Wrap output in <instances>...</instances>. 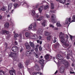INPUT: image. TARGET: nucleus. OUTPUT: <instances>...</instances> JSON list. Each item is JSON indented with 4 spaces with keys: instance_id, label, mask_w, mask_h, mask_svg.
Listing matches in <instances>:
<instances>
[{
    "instance_id": "f257e3e1",
    "label": "nucleus",
    "mask_w": 75,
    "mask_h": 75,
    "mask_svg": "<svg viewBox=\"0 0 75 75\" xmlns=\"http://www.w3.org/2000/svg\"><path fill=\"white\" fill-rule=\"evenodd\" d=\"M57 58L59 59V60H62L61 64H63L66 67H68V65H69L68 62H66V60H63L64 58H63V57H62V56L61 54H59L57 55Z\"/></svg>"
},
{
    "instance_id": "f03ea898",
    "label": "nucleus",
    "mask_w": 75,
    "mask_h": 75,
    "mask_svg": "<svg viewBox=\"0 0 75 75\" xmlns=\"http://www.w3.org/2000/svg\"><path fill=\"white\" fill-rule=\"evenodd\" d=\"M31 34L30 33L28 32H26L25 33V36L27 38H30L31 39H33V40H35V39H38V36L36 35L35 34H32L30 36V35Z\"/></svg>"
},
{
    "instance_id": "7ed1b4c3",
    "label": "nucleus",
    "mask_w": 75,
    "mask_h": 75,
    "mask_svg": "<svg viewBox=\"0 0 75 75\" xmlns=\"http://www.w3.org/2000/svg\"><path fill=\"white\" fill-rule=\"evenodd\" d=\"M28 30H32L33 31H37V24L34 23L31 24L28 27Z\"/></svg>"
},
{
    "instance_id": "20e7f679",
    "label": "nucleus",
    "mask_w": 75,
    "mask_h": 75,
    "mask_svg": "<svg viewBox=\"0 0 75 75\" xmlns=\"http://www.w3.org/2000/svg\"><path fill=\"white\" fill-rule=\"evenodd\" d=\"M34 20L35 21H40L44 19V17L43 16H41L39 17V15L37 14H36L34 16Z\"/></svg>"
},
{
    "instance_id": "39448f33",
    "label": "nucleus",
    "mask_w": 75,
    "mask_h": 75,
    "mask_svg": "<svg viewBox=\"0 0 75 75\" xmlns=\"http://www.w3.org/2000/svg\"><path fill=\"white\" fill-rule=\"evenodd\" d=\"M72 18L73 19V20H72L71 21V18H69L68 19H67L66 21H65V23L67 24H70V23H72V22H74L75 21V20H75V16L74 15L72 16Z\"/></svg>"
},
{
    "instance_id": "423d86ee",
    "label": "nucleus",
    "mask_w": 75,
    "mask_h": 75,
    "mask_svg": "<svg viewBox=\"0 0 75 75\" xmlns=\"http://www.w3.org/2000/svg\"><path fill=\"white\" fill-rule=\"evenodd\" d=\"M59 37L61 39V42L62 43H64L65 40V37H64V34L62 33H59Z\"/></svg>"
},
{
    "instance_id": "0eeeda50",
    "label": "nucleus",
    "mask_w": 75,
    "mask_h": 75,
    "mask_svg": "<svg viewBox=\"0 0 75 75\" xmlns=\"http://www.w3.org/2000/svg\"><path fill=\"white\" fill-rule=\"evenodd\" d=\"M9 56L12 57L14 61H17V58L16 57V54L13 52H11V54H9Z\"/></svg>"
},
{
    "instance_id": "6e6552de",
    "label": "nucleus",
    "mask_w": 75,
    "mask_h": 75,
    "mask_svg": "<svg viewBox=\"0 0 75 75\" xmlns=\"http://www.w3.org/2000/svg\"><path fill=\"white\" fill-rule=\"evenodd\" d=\"M51 21L53 23H55L57 22V21H56V16L55 15H52Z\"/></svg>"
},
{
    "instance_id": "1a4fd4ad",
    "label": "nucleus",
    "mask_w": 75,
    "mask_h": 75,
    "mask_svg": "<svg viewBox=\"0 0 75 75\" xmlns=\"http://www.w3.org/2000/svg\"><path fill=\"white\" fill-rule=\"evenodd\" d=\"M65 67L64 66H61L59 69V72L60 74L64 73Z\"/></svg>"
},
{
    "instance_id": "9d476101",
    "label": "nucleus",
    "mask_w": 75,
    "mask_h": 75,
    "mask_svg": "<svg viewBox=\"0 0 75 75\" xmlns=\"http://www.w3.org/2000/svg\"><path fill=\"white\" fill-rule=\"evenodd\" d=\"M38 62L40 65H41V68L43 69V68H44V60L42 59L40 60Z\"/></svg>"
},
{
    "instance_id": "9b49d317",
    "label": "nucleus",
    "mask_w": 75,
    "mask_h": 75,
    "mask_svg": "<svg viewBox=\"0 0 75 75\" xmlns=\"http://www.w3.org/2000/svg\"><path fill=\"white\" fill-rule=\"evenodd\" d=\"M12 50L13 52H17V51L18 50V49L17 47L14 46L12 48Z\"/></svg>"
},
{
    "instance_id": "f8f14e48",
    "label": "nucleus",
    "mask_w": 75,
    "mask_h": 75,
    "mask_svg": "<svg viewBox=\"0 0 75 75\" xmlns=\"http://www.w3.org/2000/svg\"><path fill=\"white\" fill-rule=\"evenodd\" d=\"M26 48L27 50H30L31 49V47L29 45V44L28 43H26L25 44Z\"/></svg>"
},
{
    "instance_id": "ddd939ff",
    "label": "nucleus",
    "mask_w": 75,
    "mask_h": 75,
    "mask_svg": "<svg viewBox=\"0 0 75 75\" xmlns=\"http://www.w3.org/2000/svg\"><path fill=\"white\" fill-rule=\"evenodd\" d=\"M21 3H23V4H22V6H24V7H29V6L28 5V4L27 3L25 2H21L20 3V4H21Z\"/></svg>"
},
{
    "instance_id": "4468645a",
    "label": "nucleus",
    "mask_w": 75,
    "mask_h": 75,
    "mask_svg": "<svg viewBox=\"0 0 75 75\" xmlns=\"http://www.w3.org/2000/svg\"><path fill=\"white\" fill-rule=\"evenodd\" d=\"M35 14H36V13H35V10L34 9H33L31 11V15L33 16H34Z\"/></svg>"
},
{
    "instance_id": "2eb2a0df",
    "label": "nucleus",
    "mask_w": 75,
    "mask_h": 75,
    "mask_svg": "<svg viewBox=\"0 0 75 75\" xmlns=\"http://www.w3.org/2000/svg\"><path fill=\"white\" fill-rule=\"evenodd\" d=\"M5 33H6V34H9V32L6 30H2L1 33V34H5Z\"/></svg>"
},
{
    "instance_id": "dca6fc26",
    "label": "nucleus",
    "mask_w": 75,
    "mask_h": 75,
    "mask_svg": "<svg viewBox=\"0 0 75 75\" xmlns=\"http://www.w3.org/2000/svg\"><path fill=\"white\" fill-rule=\"evenodd\" d=\"M63 45L66 47H68L69 46V43L67 41V39L65 40V42L63 43Z\"/></svg>"
},
{
    "instance_id": "f3484780",
    "label": "nucleus",
    "mask_w": 75,
    "mask_h": 75,
    "mask_svg": "<svg viewBox=\"0 0 75 75\" xmlns=\"http://www.w3.org/2000/svg\"><path fill=\"white\" fill-rule=\"evenodd\" d=\"M35 68L36 71H39L40 70V67L37 64H35Z\"/></svg>"
},
{
    "instance_id": "a211bd4d",
    "label": "nucleus",
    "mask_w": 75,
    "mask_h": 75,
    "mask_svg": "<svg viewBox=\"0 0 75 75\" xmlns=\"http://www.w3.org/2000/svg\"><path fill=\"white\" fill-rule=\"evenodd\" d=\"M43 31V30L41 28H40L38 30V33L39 34H42V32Z\"/></svg>"
},
{
    "instance_id": "6ab92c4d",
    "label": "nucleus",
    "mask_w": 75,
    "mask_h": 75,
    "mask_svg": "<svg viewBox=\"0 0 75 75\" xmlns=\"http://www.w3.org/2000/svg\"><path fill=\"white\" fill-rule=\"evenodd\" d=\"M57 1H59L60 3H65V1H66V0H56Z\"/></svg>"
},
{
    "instance_id": "aec40b11",
    "label": "nucleus",
    "mask_w": 75,
    "mask_h": 75,
    "mask_svg": "<svg viewBox=\"0 0 75 75\" xmlns=\"http://www.w3.org/2000/svg\"><path fill=\"white\" fill-rule=\"evenodd\" d=\"M45 23H46V21L45 20H43L42 21V25L43 27H45Z\"/></svg>"
},
{
    "instance_id": "412c9836",
    "label": "nucleus",
    "mask_w": 75,
    "mask_h": 75,
    "mask_svg": "<svg viewBox=\"0 0 75 75\" xmlns=\"http://www.w3.org/2000/svg\"><path fill=\"white\" fill-rule=\"evenodd\" d=\"M13 6V5L11 3L9 4L8 6V11H10V9L11 8V7H12Z\"/></svg>"
},
{
    "instance_id": "4be33fe9",
    "label": "nucleus",
    "mask_w": 75,
    "mask_h": 75,
    "mask_svg": "<svg viewBox=\"0 0 75 75\" xmlns=\"http://www.w3.org/2000/svg\"><path fill=\"white\" fill-rule=\"evenodd\" d=\"M15 72H16V71L14 70H13L9 71V73L11 75H13V73H14L15 74Z\"/></svg>"
},
{
    "instance_id": "5701e85b",
    "label": "nucleus",
    "mask_w": 75,
    "mask_h": 75,
    "mask_svg": "<svg viewBox=\"0 0 75 75\" xmlns=\"http://www.w3.org/2000/svg\"><path fill=\"white\" fill-rule=\"evenodd\" d=\"M29 44L31 47L34 48V44L33 42H31V41L29 42Z\"/></svg>"
},
{
    "instance_id": "b1692460",
    "label": "nucleus",
    "mask_w": 75,
    "mask_h": 75,
    "mask_svg": "<svg viewBox=\"0 0 75 75\" xmlns=\"http://www.w3.org/2000/svg\"><path fill=\"white\" fill-rule=\"evenodd\" d=\"M7 10V6H3L2 8H1V10L2 11H6Z\"/></svg>"
},
{
    "instance_id": "393cba45",
    "label": "nucleus",
    "mask_w": 75,
    "mask_h": 75,
    "mask_svg": "<svg viewBox=\"0 0 75 75\" xmlns=\"http://www.w3.org/2000/svg\"><path fill=\"white\" fill-rule=\"evenodd\" d=\"M30 51H27L26 52V55H27V56H30V54H31V52H30Z\"/></svg>"
},
{
    "instance_id": "a878e982",
    "label": "nucleus",
    "mask_w": 75,
    "mask_h": 75,
    "mask_svg": "<svg viewBox=\"0 0 75 75\" xmlns=\"http://www.w3.org/2000/svg\"><path fill=\"white\" fill-rule=\"evenodd\" d=\"M4 27L5 28H8L9 27V23H8V22L6 23L5 24Z\"/></svg>"
},
{
    "instance_id": "bb28decb",
    "label": "nucleus",
    "mask_w": 75,
    "mask_h": 75,
    "mask_svg": "<svg viewBox=\"0 0 75 75\" xmlns=\"http://www.w3.org/2000/svg\"><path fill=\"white\" fill-rule=\"evenodd\" d=\"M43 8V7H42V6H41L40 7V8L38 9V10L40 14H41V12H42V10Z\"/></svg>"
},
{
    "instance_id": "cd10ccee",
    "label": "nucleus",
    "mask_w": 75,
    "mask_h": 75,
    "mask_svg": "<svg viewBox=\"0 0 75 75\" xmlns=\"http://www.w3.org/2000/svg\"><path fill=\"white\" fill-rule=\"evenodd\" d=\"M56 25L57 27H61L62 25L60 24V22L58 21L56 23Z\"/></svg>"
},
{
    "instance_id": "c85d7f7f",
    "label": "nucleus",
    "mask_w": 75,
    "mask_h": 75,
    "mask_svg": "<svg viewBox=\"0 0 75 75\" xmlns=\"http://www.w3.org/2000/svg\"><path fill=\"white\" fill-rule=\"evenodd\" d=\"M49 57H50V55L46 54L45 56V58L46 60H48V59H49Z\"/></svg>"
},
{
    "instance_id": "c756f323",
    "label": "nucleus",
    "mask_w": 75,
    "mask_h": 75,
    "mask_svg": "<svg viewBox=\"0 0 75 75\" xmlns=\"http://www.w3.org/2000/svg\"><path fill=\"white\" fill-rule=\"evenodd\" d=\"M50 35V33L47 31L45 32V36H48V35Z\"/></svg>"
},
{
    "instance_id": "7c9ffc66",
    "label": "nucleus",
    "mask_w": 75,
    "mask_h": 75,
    "mask_svg": "<svg viewBox=\"0 0 75 75\" xmlns=\"http://www.w3.org/2000/svg\"><path fill=\"white\" fill-rule=\"evenodd\" d=\"M51 9H54V5L52 3L51 4Z\"/></svg>"
},
{
    "instance_id": "2f4dec72",
    "label": "nucleus",
    "mask_w": 75,
    "mask_h": 75,
    "mask_svg": "<svg viewBox=\"0 0 75 75\" xmlns=\"http://www.w3.org/2000/svg\"><path fill=\"white\" fill-rule=\"evenodd\" d=\"M56 61H58V62H57V65H58V66H60V65H61V63H60V61H58V59H57V58H56Z\"/></svg>"
},
{
    "instance_id": "473e14b6",
    "label": "nucleus",
    "mask_w": 75,
    "mask_h": 75,
    "mask_svg": "<svg viewBox=\"0 0 75 75\" xmlns=\"http://www.w3.org/2000/svg\"><path fill=\"white\" fill-rule=\"evenodd\" d=\"M42 73L40 72H38L36 73V75H42Z\"/></svg>"
},
{
    "instance_id": "72a5a7b5",
    "label": "nucleus",
    "mask_w": 75,
    "mask_h": 75,
    "mask_svg": "<svg viewBox=\"0 0 75 75\" xmlns=\"http://www.w3.org/2000/svg\"><path fill=\"white\" fill-rule=\"evenodd\" d=\"M21 39H22V36L21 35L20 36V39H19V42H22V40H21Z\"/></svg>"
},
{
    "instance_id": "f704fd0d",
    "label": "nucleus",
    "mask_w": 75,
    "mask_h": 75,
    "mask_svg": "<svg viewBox=\"0 0 75 75\" xmlns=\"http://www.w3.org/2000/svg\"><path fill=\"white\" fill-rule=\"evenodd\" d=\"M59 46V43H57L55 45H54V47L55 48H57V47H58Z\"/></svg>"
},
{
    "instance_id": "c9c22d12",
    "label": "nucleus",
    "mask_w": 75,
    "mask_h": 75,
    "mask_svg": "<svg viewBox=\"0 0 75 75\" xmlns=\"http://www.w3.org/2000/svg\"><path fill=\"white\" fill-rule=\"evenodd\" d=\"M39 47V45H36V48H35V51L36 52H37L38 51V48Z\"/></svg>"
},
{
    "instance_id": "e433bc0d",
    "label": "nucleus",
    "mask_w": 75,
    "mask_h": 75,
    "mask_svg": "<svg viewBox=\"0 0 75 75\" xmlns=\"http://www.w3.org/2000/svg\"><path fill=\"white\" fill-rule=\"evenodd\" d=\"M47 41H50L51 39V36H49L47 38Z\"/></svg>"
},
{
    "instance_id": "4c0bfd02",
    "label": "nucleus",
    "mask_w": 75,
    "mask_h": 75,
    "mask_svg": "<svg viewBox=\"0 0 75 75\" xmlns=\"http://www.w3.org/2000/svg\"><path fill=\"white\" fill-rule=\"evenodd\" d=\"M19 67L20 68H22L23 67V66L22 65V64H21V63H19Z\"/></svg>"
},
{
    "instance_id": "58836bf2",
    "label": "nucleus",
    "mask_w": 75,
    "mask_h": 75,
    "mask_svg": "<svg viewBox=\"0 0 75 75\" xmlns=\"http://www.w3.org/2000/svg\"><path fill=\"white\" fill-rule=\"evenodd\" d=\"M48 7H49V6H48V5H45L44 6V9L45 10H46V9H47V8H48Z\"/></svg>"
},
{
    "instance_id": "ea45409f",
    "label": "nucleus",
    "mask_w": 75,
    "mask_h": 75,
    "mask_svg": "<svg viewBox=\"0 0 75 75\" xmlns=\"http://www.w3.org/2000/svg\"><path fill=\"white\" fill-rule=\"evenodd\" d=\"M49 27H52V28L54 29V25L50 24L49 25Z\"/></svg>"
},
{
    "instance_id": "a19ab883",
    "label": "nucleus",
    "mask_w": 75,
    "mask_h": 75,
    "mask_svg": "<svg viewBox=\"0 0 75 75\" xmlns=\"http://www.w3.org/2000/svg\"><path fill=\"white\" fill-rule=\"evenodd\" d=\"M56 11V10H53L52 11H50V13H55Z\"/></svg>"
},
{
    "instance_id": "79ce46f5",
    "label": "nucleus",
    "mask_w": 75,
    "mask_h": 75,
    "mask_svg": "<svg viewBox=\"0 0 75 75\" xmlns=\"http://www.w3.org/2000/svg\"><path fill=\"white\" fill-rule=\"evenodd\" d=\"M55 40L53 41V43H55L56 42L57 40V38H54Z\"/></svg>"
},
{
    "instance_id": "37998d69",
    "label": "nucleus",
    "mask_w": 75,
    "mask_h": 75,
    "mask_svg": "<svg viewBox=\"0 0 75 75\" xmlns=\"http://www.w3.org/2000/svg\"><path fill=\"white\" fill-rule=\"evenodd\" d=\"M18 37V34H16L15 35L14 37L15 38H16V37Z\"/></svg>"
},
{
    "instance_id": "c03bdc74",
    "label": "nucleus",
    "mask_w": 75,
    "mask_h": 75,
    "mask_svg": "<svg viewBox=\"0 0 75 75\" xmlns=\"http://www.w3.org/2000/svg\"><path fill=\"white\" fill-rule=\"evenodd\" d=\"M38 8V5H36L35 8L34 7H33V9H34L35 10H36V8Z\"/></svg>"
},
{
    "instance_id": "a18cd8bd",
    "label": "nucleus",
    "mask_w": 75,
    "mask_h": 75,
    "mask_svg": "<svg viewBox=\"0 0 75 75\" xmlns=\"http://www.w3.org/2000/svg\"><path fill=\"white\" fill-rule=\"evenodd\" d=\"M34 53H35V57L36 58H38V54H36V53H35V52H34Z\"/></svg>"
},
{
    "instance_id": "49530a36",
    "label": "nucleus",
    "mask_w": 75,
    "mask_h": 75,
    "mask_svg": "<svg viewBox=\"0 0 75 75\" xmlns=\"http://www.w3.org/2000/svg\"><path fill=\"white\" fill-rule=\"evenodd\" d=\"M18 5V4H15L14 5V7L15 8L17 7Z\"/></svg>"
},
{
    "instance_id": "de8ad7c7",
    "label": "nucleus",
    "mask_w": 75,
    "mask_h": 75,
    "mask_svg": "<svg viewBox=\"0 0 75 75\" xmlns=\"http://www.w3.org/2000/svg\"><path fill=\"white\" fill-rule=\"evenodd\" d=\"M34 50H30V54H31L32 53H33L34 52Z\"/></svg>"
},
{
    "instance_id": "09e8293b",
    "label": "nucleus",
    "mask_w": 75,
    "mask_h": 75,
    "mask_svg": "<svg viewBox=\"0 0 75 75\" xmlns=\"http://www.w3.org/2000/svg\"><path fill=\"white\" fill-rule=\"evenodd\" d=\"M36 72H34L33 73V74H31V75H36Z\"/></svg>"
},
{
    "instance_id": "8fccbe9b",
    "label": "nucleus",
    "mask_w": 75,
    "mask_h": 75,
    "mask_svg": "<svg viewBox=\"0 0 75 75\" xmlns=\"http://www.w3.org/2000/svg\"><path fill=\"white\" fill-rule=\"evenodd\" d=\"M46 16L47 18H50V16H49L47 14H46Z\"/></svg>"
},
{
    "instance_id": "3c124183",
    "label": "nucleus",
    "mask_w": 75,
    "mask_h": 75,
    "mask_svg": "<svg viewBox=\"0 0 75 75\" xmlns=\"http://www.w3.org/2000/svg\"><path fill=\"white\" fill-rule=\"evenodd\" d=\"M53 30H58V28H57L56 27H54V28H53Z\"/></svg>"
},
{
    "instance_id": "603ef678",
    "label": "nucleus",
    "mask_w": 75,
    "mask_h": 75,
    "mask_svg": "<svg viewBox=\"0 0 75 75\" xmlns=\"http://www.w3.org/2000/svg\"><path fill=\"white\" fill-rule=\"evenodd\" d=\"M0 72H2V74H4V71H3L2 70H1L0 71Z\"/></svg>"
},
{
    "instance_id": "864d4df0",
    "label": "nucleus",
    "mask_w": 75,
    "mask_h": 75,
    "mask_svg": "<svg viewBox=\"0 0 75 75\" xmlns=\"http://www.w3.org/2000/svg\"><path fill=\"white\" fill-rule=\"evenodd\" d=\"M67 58L68 59H69V55L67 54Z\"/></svg>"
},
{
    "instance_id": "5fc2aeb1",
    "label": "nucleus",
    "mask_w": 75,
    "mask_h": 75,
    "mask_svg": "<svg viewBox=\"0 0 75 75\" xmlns=\"http://www.w3.org/2000/svg\"><path fill=\"white\" fill-rule=\"evenodd\" d=\"M39 50L40 51H42V47L41 46L39 47Z\"/></svg>"
},
{
    "instance_id": "6e6d98bb",
    "label": "nucleus",
    "mask_w": 75,
    "mask_h": 75,
    "mask_svg": "<svg viewBox=\"0 0 75 75\" xmlns=\"http://www.w3.org/2000/svg\"><path fill=\"white\" fill-rule=\"evenodd\" d=\"M29 62H27V61L26 62V64L27 65H28V64Z\"/></svg>"
},
{
    "instance_id": "4d7b16f0",
    "label": "nucleus",
    "mask_w": 75,
    "mask_h": 75,
    "mask_svg": "<svg viewBox=\"0 0 75 75\" xmlns=\"http://www.w3.org/2000/svg\"><path fill=\"white\" fill-rule=\"evenodd\" d=\"M23 48L21 47V48L20 49V52H21L23 51Z\"/></svg>"
},
{
    "instance_id": "13d9d810",
    "label": "nucleus",
    "mask_w": 75,
    "mask_h": 75,
    "mask_svg": "<svg viewBox=\"0 0 75 75\" xmlns=\"http://www.w3.org/2000/svg\"><path fill=\"white\" fill-rule=\"evenodd\" d=\"M42 38V37L41 36H39V39L40 40V39H41Z\"/></svg>"
},
{
    "instance_id": "bf43d9fd",
    "label": "nucleus",
    "mask_w": 75,
    "mask_h": 75,
    "mask_svg": "<svg viewBox=\"0 0 75 75\" xmlns=\"http://www.w3.org/2000/svg\"><path fill=\"white\" fill-rule=\"evenodd\" d=\"M17 44V42L16 41H15L14 43V45H16Z\"/></svg>"
},
{
    "instance_id": "052dcab7",
    "label": "nucleus",
    "mask_w": 75,
    "mask_h": 75,
    "mask_svg": "<svg viewBox=\"0 0 75 75\" xmlns=\"http://www.w3.org/2000/svg\"><path fill=\"white\" fill-rule=\"evenodd\" d=\"M70 74H74V72L70 71Z\"/></svg>"
},
{
    "instance_id": "680f3d73",
    "label": "nucleus",
    "mask_w": 75,
    "mask_h": 75,
    "mask_svg": "<svg viewBox=\"0 0 75 75\" xmlns=\"http://www.w3.org/2000/svg\"><path fill=\"white\" fill-rule=\"evenodd\" d=\"M11 25H12L13 26V25H14V23L11 22Z\"/></svg>"
},
{
    "instance_id": "e2e57ef3",
    "label": "nucleus",
    "mask_w": 75,
    "mask_h": 75,
    "mask_svg": "<svg viewBox=\"0 0 75 75\" xmlns=\"http://www.w3.org/2000/svg\"><path fill=\"white\" fill-rule=\"evenodd\" d=\"M69 36L71 38V39L72 40V35H70Z\"/></svg>"
},
{
    "instance_id": "0e129e2a",
    "label": "nucleus",
    "mask_w": 75,
    "mask_h": 75,
    "mask_svg": "<svg viewBox=\"0 0 75 75\" xmlns=\"http://www.w3.org/2000/svg\"><path fill=\"white\" fill-rule=\"evenodd\" d=\"M66 38L67 39H68V38H69V37H68V36L67 35H66Z\"/></svg>"
},
{
    "instance_id": "69168bd1",
    "label": "nucleus",
    "mask_w": 75,
    "mask_h": 75,
    "mask_svg": "<svg viewBox=\"0 0 75 75\" xmlns=\"http://www.w3.org/2000/svg\"><path fill=\"white\" fill-rule=\"evenodd\" d=\"M7 17H10V15H9V14H8L7 15Z\"/></svg>"
},
{
    "instance_id": "338daca9",
    "label": "nucleus",
    "mask_w": 75,
    "mask_h": 75,
    "mask_svg": "<svg viewBox=\"0 0 75 75\" xmlns=\"http://www.w3.org/2000/svg\"><path fill=\"white\" fill-rule=\"evenodd\" d=\"M11 13H14V10H12Z\"/></svg>"
},
{
    "instance_id": "774afa93",
    "label": "nucleus",
    "mask_w": 75,
    "mask_h": 75,
    "mask_svg": "<svg viewBox=\"0 0 75 75\" xmlns=\"http://www.w3.org/2000/svg\"><path fill=\"white\" fill-rule=\"evenodd\" d=\"M37 41L38 43H39V42H40V41L39 40H37Z\"/></svg>"
}]
</instances>
